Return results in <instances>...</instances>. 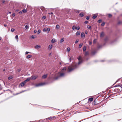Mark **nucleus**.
Masks as SVG:
<instances>
[{
	"label": "nucleus",
	"mask_w": 122,
	"mask_h": 122,
	"mask_svg": "<svg viewBox=\"0 0 122 122\" xmlns=\"http://www.w3.org/2000/svg\"><path fill=\"white\" fill-rule=\"evenodd\" d=\"M77 59L79 61L78 63H73L68 67V72H71L77 68L78 67L79 65L83 62V60L82 57L81 56H79Z\"/></svg>",
	"instance_id": "f257e3e1"
},
{
	"label": "nucleus",
	"mask_w": 122,
	"mask_h": 122,
	"mask_svg": "<svg viewBox=\"0 0 122 122\" xmlns=\"http://www.w3.org/2000/svg\"><path fill=\"white\" fill-rule=\"evenodd\" d=\"M66 69V67H64L63 68L61 71V72L62 73H61L60 72L58 73L57 74L58 76L55 78H54V79L55 80H56L60 77L64 76L65 75V74L63 72L65 71Z\"/></svg>",
	"instance_id": "f03ea898"
},
{
	"label": "nucleus",
	"mask_w": 122,
	"mask_h": 122,
	"mask_svg": "<svg viewBox=\"0 0 122 122\" xmlns=\"http://www.w3.org/2000/svg\"><path fill=\"white\" fill-rule=\"evenodd\" d=\"M46 83H42L38 84L36 85V87H38L40 86H42L45 85Z\"/></svg>",
	"instance_id": "7ed1b4c3"
},
{
	"label": "nucleus",
	"mask_w": 122,
	"mask_h": 122,
	"mask_svg": "<svg viewBox=\"0 0 122 122\" xmlns=\"http://www.w3.org/2000/svg\"><path fill=\"white\" fill-rule=\"evenodd\" d=\"M38 76H31V80H33L36 79L37 78Z\"/></svg>",
	"instance_id": "20e7f679"
},
{
	"label": "nucleus",
	"mask_w": 122,
	"mask_h": 122,
	"mask_svg": "<svg viewBox=\"0 0 122 122\" xmlns=\"http://www.w3.org/2000/svg\"><path fill=\"white\" fill-rule=\"evenodd\" d=\"M79 15L81 17H83L84 15V14L83 13H81Z\"/></svg>",
	"instance_id": "39448f33"
},
{
	"label": "nucleus",
	"mask_w": 122,
	"mask_h": 122,
	"mask_svg": "<svg viewBox=\"0 0 122 122\" xmlns=\"http://www.w3.org/2000/svg\"><path fill=\"white\" fill-rule=\"evenodd\" d=\"M81 37L83 38H84L85 37V34L84 33H82L81 34Z\"/></svg>",
	"instance_id": "423d86ee"
},
{
	"label": "nucleus",
	"mask_w": 122,
	"mask_h": 122,
	"mask_svg": "<svg viewBox=\"0 0 122 122\" xmlns=\"http://www.w3.org/2000/svg\"><path fill=\"white\" fill-rule=\"evenodd\" d=\"M25 84L22 82L20 83V86L21 87H23Z\"/></svg>",
	"instance_id": "0eeeda50"
},
{
	"label": "nucleus",
	"mask_w": 122,
	"mask_h": 122,
	"mask_svg": "<svg viewBox=\"0 0 122 122\" xmlns=\"http://www.w3.org/2000/svg\"><path fill=\"white\" fill-rule=\"evenodd\" d=\"M35 47L36 49H39L40 48V45H38L36 46Z\"/></svg>",
	"instance_id": "6e6552de"
},
{
	"label": "nucleus",
	"mask_w": 122,
	"mask_h": 122,
	"mask_svg": "<svg viewBox=\"0 0 122 122\" xmlns=\"http://www.w3.org/2000/svg\"><path fill=\"white\" fill-rule=\"evenodd\" d=\"M32 56L31 55H29L27 56L26 57V58L27 59H29Z\"/></svg>",
	"instance_id": "1a4fd4ad"
},
{
	"label": "nucleus",
	"mask_w": 122,
	"mask_h": 122,
	"mask_svg": "<svg viewBox=\"0 0 122 122\" xmlns=\"http://www.w3.org/2000/svg\"><path fill=\"white\" fill-rule=\"evenodd\" d=\"M56 41V40L54 39H53L51 40V42L52 43H54Z\"/></svg>",
	"instance_id": "9d476101"
},
{
	"label": "nucleus",
	"mask_w": 122,
	"mask_h": 122,
	"mask_svg": "<svg viewBox=\"0 0 122 122\" xmlns=\"http://www.w3.org/2000/svg\"><path fill=\"white\" fill-rule=\"evenodd\" d=\"M96 53V52L95 51H92L91 53V54L92 55H94Z\"/></svg>",
	"instance_id": "9b49d317"
},
{
	"label": "nucleus",
	"mask_w": 122,
	"mask_h": 122,
	"mask_svg": "<svg viewBox=\"0 0 122 122\" xmlns=\"http://www.w3.org/2000/svg\"><path fill=\"white\" fill-rule=\"evenodd\" d=\"M64 38H62L60 40V43H61L62 42H63L64 41Z\"/></svg>",
	"instance_id": "f8f14e48"
},
{
	"label": "nucleus",
	"mask_w": 122,
	"mask_h": 122,
	"mask_svg": "<svg viewBox=\"0 0 122 122\" xmlns=\"http://www.w3.org/2000/svg\"><path fill=\"white\" fill-rule=\"evenodd\" d=\"M15 39L17 40V41H18V35H16L15 37Z\"/></svg>",
	"instance_id": "ddd939ff"
},
{
	"label": "nucleus",
	"mask_w": 122,
	"mask_h": 122,
	"mask_svg": "<svg viewBox=\"0 0 122 122\" xmlns=\"http://www.w3.org/2000/svg\"><path fill=\"white\" fill-rule=\"evenodd\" d=\"M30 80H31V77H30L28 78L26 80L27 81H29Z\"/></svg>",
	"instance_id": "4468645a"
},
{
	"label": "nucleus",
	"mask_w": 122,
	"mask_h": 122,
	"mask_svg": "<svg viewBox=\"0 0 122 122\" xmlns=\"http://www.w3.org/2000/svg\"><path fill=\"white\" fill-rule=\"evenodd\" d=\"M47 75H44L43 76H42V78H45L47 77Z\"/></svg>",
	"instance_id": "2eb2a0df"
},
{
	"label": "nucleus",
	"mask_w": 122,
	"mask_h": 122,
	"mask_svg": "<svg viewBox=\"0 0 122 122\" xmlns=\"http://www.w3.org/2000/svg\"><path fill=\"white\" fill-rule=\"evenodd\" d=\"M52 47V45H50L49 46V49L50 50L51 49Z\"/></svg>",
	"instance_id": "dca6fc26"
},
{
	"label": "nucleus",
	"mask_w": 122,
	"mask_h": 122,
	"mask_svg": "<svg viewBox=\"0 0 122 122\" xmlns=\"http://www.w3.org/2000/svg\"><path fill=\"white\" fill-rule=\"evenodd\" d=\"M80 33L81 32L80 31H78L76 33V35H79L80 34Z\"/></svg>",
	"instance_id": "f3484780"
},
{
	"label": "nucleus",
	"mask_w": 122,
	"mask_h": 122,
	"mask_svg": "<svg viewBox=\"0 0 122 122\" xmlns=\"http://www.w3.org/2000/svg\"><path fill=\"white\" fill-rule=\"evenodd\" d=\"M86 50V47L85 46H84L83 48V51H85Z\"/></svg>",
	"instance_id": "a211bd4d"
},
{
	"label": "nucleus",
	"mask_w": 122,
	"mask_h": 122,
	"mask_svg": "<svg viewBox=\"0 0 122 122\" xmlns=\"http://www.w3.org/2000/svg\"><path fill=\"white\" fill-rule=\"evenodd\" d=\"M104 36V33L103 32H102L100 35V36L101 37H102Z\"/></svg>",
	"instance_id": "6ab92c4d"
},
{
	"label": "nucleus",
	"mask_w": 122,
	"mask_h": 122,
	"mask_svg": "<svg viewBox=\"0 0 122 122\" xmlns=\"http://www.w3.org/2000/svg\"><path fill=\"white\" fill-rule=\"evenodd\" d=\"M29 28V27L27 25H25V29L26 30L28 29Z\"/></svg>",
	"instance_id": "aec40b11"
},
{
	"label": "nucleus",
	"mask_w": 122,
	"mask_h": 122,
	"mask_svg": "<svg viewBox=\"0 0 122 122\" xmlns=\"http://www.w3.org/2000/svg\"><path fill=\"white\" fill-rule=\"evenodd\" d=\"M72 29L74 30H75L76 29V27L75 25H73L72 27Z\"/></svg>",
	"instance_id": "412c9836"
},
{
	"label": "nucleus",
	"mask_w": 122,
	"mask_h": 122,
	"mask_svg": "<svg viewBox=\"0 0 122 122\" xmlns=\"http://www.w3.org/2000/svg\"><path fill=\"white\" fill-rule=\"evenodd\" d=\"M93 100V98H91L89 99V100L90 102L92 101Z\"/></svg>",
	"instance_id": "4be33fe9"
},
{
	"label": "nucleus",
	"mask_w": 122,
	"mask_h": 122,
	"mask_svg": "<svg viewBox=\"0 0 122 122\" xmlns=\"http://www.w3.org/2000/svg\"><path fill=\"white\" fill-rule=\"evenodd\" d=\"M70 48L69 47H68L67 49V51L68 52H69L70 51Z\"/></svg>",
	"instance_id": "5701e85b"
},
{
	"label": "nucleus",
	"mask_w": 122,
	"mask_h": 122,
	"mask_svg": "<svg viewBox=\"0 0 122 122\" xmlns=\"http://www.w3.org/2000/svg\"><path fill=\"white\" fill-rule=\"evenodd\" d=\"M36 37V36L34 35H32L31 36V37L33 38V39H34Z\"/></svg>",
	"instance_id": "b1692460"
},
{
	"label": "nucleus",
	"mask_w": 122,
	"mask_h": 122,
	"mask_svg": "<svg viewBox=\"0 0 122 122\" xmlns=\"http://www.w3.org/2000/svg\"><path fill=\"white\" fill-rule=\"evenodd\" d=\"M56 27L57 29H59L60 28V26L58 25H56Z\"/></svg>",
	"instance_id": "393cba45"
},
{
	"label": "nucleus",
	"mask_w": 122,
	"mask_h": 122,
	"mask_svg": "<svg viewBox=\"0 0 122 122\" xmlns=\"http://www.w3.org/2000/svg\"><path fill=\"white\" fill-rule=\"evenodd\" d=\"M50 30V29L49 28H48L47 29H46V31L47 32V33H48L49 32V31Z\"/></svg>",
	"instance_id": "a878e982"
},
{
	"label": "nucleus",
	"mask_w": 122,
	"mask_h": 122,
	"mask_svg": "<svg viewBox=\"0 0 122 122\" xmlns=\"http://www.w3.org/2000/svg\"><path fill=\"white\" fill-rule=\"evenodd\" d=\"M22 11L24 13H26L27 12L26 9H23L22 10Z\"/></svg>",
	"instance_id": "bb28decb"
},
{
	"label": "nucleus",
	"mask_w": 122,
	"mask_h": 122,
	"mask_svg": "<svg viewBox=\"0 0 122 122\" xmlns=\"http://www.w3.org/2000/svg\"><path fill=\"white\" fill-rule=\"evenodd\" d=\"M12 77L11 76H9L8 77V79L9 80H10L11 79H12Z\"/></svg>",
	"instance_id": "cd10ccee"
},
{
	"label": "nucleus",
	"mask_w": 122,
	"mask_h": 122,
	"mask_svg": "<svg viewBox=\"0 0 122 122\" xmlns=\"http://www.w3.org/2000/svg\"><path fill=\"white\" fill-rule=\"evenodd\" d=\"M89 54V53L88 52H86L85 53V55L86 56L88 55Z\"/></svg>",
	"instance_id": "c85d7f7f"
},
{
	"label": "nucleus",
	"mask_w": 122,
	"mask_h": 122,
	"mask_svg": "<svg viewBox=\"0 0 122 122\" xmlns=\"http://www.w3.org/2000/svg\"><path fill=\"white\" fill-rule=\"evenodd\" d=\"M97 16L96 15H94L92 17V18L94 19H95L97 17Z\"/></svg>",
	"instance_id": "c756f323"
},
{
	"label": "nucleus",
	"mask_w": 122,
	"mask_h": 122,
	"mask_svg": "<svg viewBox=\"0 0 122 122\" xmlns=\"http://www.w3.org/2000/svg\"><path fill=\"white\" fill-rule=\"evenodd\" d=\"M82 44H80L79 46V48H81V47L82 46Z\"/></svg>",
	"instance_id": "7c9ffc66"
},
{
	"label": "nucleus",
	"mask_w": 122,
	"mask_h": 122,
	"mask_svg": "<svg viewBox=\"0 0 122 122\" xmlns=\"http://www.w3.org/2000/svg\"><path fill=\"white\" fill-rule=\"evenodd\" d=\"M41 32V31L40 30H39L37 31V33L38 34H40Z\"/></svg>",
	"instance_id": "2f4dec72"
},
{
	"label": "nucleus",
	"mask_w": 122,
	"mask_h": 122,
	"mask_svg": "<svg viewBox=\"0 0 122 122\" xmlns=\"http://www.w3.org/2000/svg\"><path fill=\"white\" fill-rule=\"evenodd\" d=\"M87 28L88 29H90L91 28V27L90 25H88L87 26Z\"/></svg>",
	"instance_id": "473e14b6"
},
{
	"label": "nucleus",
	"mask_w": 122,
	"mask_h": 122,
	"mask_svg": "<svg viewBox=\"0 0 122 122\" xmlns=\"http://www.w3.org/2000/svg\"><path fill=\"white\" fill-rule=\"evenodd\" d=\"M15 30V29H14V28H12L11 29V31L12 32H14Z\"/></svg>",
	"instance_id": "72a5a7b5"
},
{
	"label": "nucleus",
	"mask_w": 122,
	"mask_h": 122,
	"mask_svg": "<svg viewBox=\"0 0 122 122\" xmlns=\"http://www.w3.org/2000/svg\"><path fill=\"white\" fill-rule=\"evenodd\" d=\"M80 29V27L79 26H77L76 27V29L77 30H79Z\"/></svg>",
	"instance_id": "f704fd0d"
},
{
	"label": "nucleus",
	"mask_w": 122,
	"mask_h": 122,
	"mask_svg": "<svg viewBox=\"0 0 122 122\" xmlns=\"http://www.w3.org/2000/svg\"><path fill=\"white\" fill-rule=\"evenodd\" d=\"M27 82V81H26V80H25L23 82H22L23 83H24L25 84V83H26V82Z\"/></svg>",
	"instance_id": "c9c22d12"
},
{
	"label": "nucleus",
	"mask_w": 122,
	"mask_h": 122,
	"mask_svg": "<svg viewBox=\"0 0 122 122\" xmlns=\"http://www.w3.org/2000/svg\"><path fill=\"white\" fill-rule=\"evenodd\" d=\"M79 41V40L78 39L76 40L75 42V43H77Z\"/></svg>",
	"instance_id": "e433bc0d"
},
{
	"label": "nucleus",
	"mask_w": 122,
	"mask_h": 122,
	"mask_svg": "<svg viewBox=\"0 0 122 122\" xmlns=\"http://www.w3.org/2000/svg\"><path fill=\"white\" fill-rule=\"evenodd\" d=\"M105 23L104 22H103L101 24V25L102 26H103L104 25Z\"/></svg>",
	"instance_id": "4c0bfd02"
},
{
	"label": "nucleus",
	"mask_w": 122,
	"mask_h": 122,
	"mask_svg": "<svg viewBox=\"0 0 122 122\" xmlns=\"http://www.w3.org/2000/svg\"><path fill=\"white\" fill-rule=\"evenodd\" d=\"M42 18L44 20L46 18V17L45 16H44L42 17Z\"/></svg>",
	"instance_id": "58836bf2"
},
{
	"label": "nucleus",
	"mask_w": 122,
	"mask_h": 122,
	"mask_svg": "<svg viewBox=\"0 0 122 122\" xmlns=\"http://www.w3.org/2000/svg\"><path fill=\"white\" fill-rule=\"evenodd\" d=\"M46 31V29L45 28H44L43 30V31L44 32H45Z\"/></svg>",
	"instance_id": "ea45409f"
},
{
	"label": "nucleus",
	"mask_w": 122,
	"mask_h": 122,
	"mask_svg": "<svg viewBox=\"0 0 122 122\" xmlns=\"http://www.w3.org/2000/svg\"><path fill=\"white\" fill-rule=\"evenodd\" d=\"M30 53V52H29L26 51L25 53V54L27 55Z\"/></svg>",
	"instance_id": "a19ab883"
},
{
	"label": "nucleus",
	"mask_w": 122,
	"mask_h": 122,
	"mask_svg": "<svg viewBox=\"0 0 122 122\" xmlns=\"http://www.w3.org/2000/svg\"><path fill=\"white\" fill-rule=\"evenodd\" d=\"M56 117V116H54V117H52V119H53L54 118H55Z\"/></svg>",
	"instance_id": "79ce46f5"
},
{
	"label": "nucleus",
	"mask_w": 122,
	"mask_h": 122,
	"mask_svg": "<svg viewBox=\"0 0 122 122\" xmlns=\"http://www.w3.org/2000/svg\"><path fill=\"white\" fill-rule=\"evenodd\" d=\"M112 16V15L110 14H109L108 15V17H111Z\"/></svg>",
	"instance_id": "37998d69"
},
{
	"label": "nucleus",
	"mask_w": 122,
	"mask_h": 122,
	"mask_svg": "<svg viewBox=\"0 0 122 122\" xmlns=\"http://www.w3.org/2000/svg\"><path fill=\"white\" fill-rule=\"evenodd\" d=\"M98 21L99 22V23H100L101 22L102 20H99Z\"/></svg>",
	"instance_id": "c03bdc74"
},
{
	"label": "nucleus",
	"mask_w": 122,
	"mask_h": 122,
	"mask_svg": "<svg viewBox=\"0 0 122 122\" xmlns=\"http://www.w3.org/2000/svg\"><path fill=\"white\" fill-rule=\"evenodd\" d=\"M119 86V85H116L115 86H114V87H118V86Z\"/></svg>",
	"instance_id": "a18cd8bd"
},
{
	"label": "nucleus",
	"mask_w": 122,
	"mask_h": 122,
	"mask_svg": "<svg viewBox=\"0 0 122 122\" xmlns=\"http://www.w3.org/2000/svg\"><path fill=\"white\" fill-rule=\"evenodd\" d=\"M86 19L87 20H88L89 19V17L88 16H87L86 17Z\"/></svg>",
	"instance_id": "49530a36"
},
{
	"label": "nucleus",
	"mask_w": 122,
	"mask_h": 122,
	"mask_svg": "<svg viewBox=\"0 0 122 122\" xmlns=\"http://www.w3.org/2000/svg\"><path fill=\"white\" fill-rule=\"evenodd\" d=\"M85 34H87L88 33V32H87V30H85Z\"/></svg>",
	"instance_id": "de8ad7c7"
},
{
	"label": "nucleus",
	"mask_w": 122,
	"mask_h": 122,
	"mask_svg": "<svg viewBox=\"0 0 122 122\" xmlns=\"http://www.w3.org/2000/svg\"><path fill=\"white\" fill-rule=\"evenodd\" d=\"M88 23V21H85V23L86 24H87Z\"/></svg>",
	"instance_id": "09e8293b"
},
{
	"label": "nucleus",
	"mask_w": 122,
	"mask_h": 122,
	"mask_svg": "<svg viewBox=\"0 0 122 122\" xmlns=\"http://www.w3.org/2000/svg\"><path fill=\"white\" fill-rule=\"evenodd\" d=\"M21 69H18L17 70V71H18V72H19L20 71H21Z\"/></svg>",
	"instance_id": "8fccbe9b"
},
{
	"label": "nucleus",
	"mask_w": 122,
	"mask_h": 122,
	"mask_svg": "<svg viewBox=\"0 0 122 122\" xmlns=\"http://www.w3.org/2000/svg\"><path fill=\"white\" fill-rule=\"evenodd\" d=\"M122 88V85L121 84L120 85H119V86Z\"/></svg>",
	"instance_id": "3c124183"
},
{
	"label": "nucleus",
	"mask_w": 122,
	"mask_h": 122,
	"mask_svg": "<svg viewBox=\"0 0 122 122\" xmlns=\"http://www.w3.org/2000/svg\"><path fill=\"white\" fill-rule=\"evenodd\" d=\"M49 14H53V13L52 12H51V13H48Z\"/></svg>",
	"instance_id": "603ef678"
},
{
	"label": "nucleus",
	"mask_w": 122,
	"mask_h": 122,
	"mask_svg": "<svg viewBox=\"0 0 122 122\" xmlns=\"http://www.w3.org/2000/svg\"><path fill=\"white\" fill-rule=\"evenodd\" d=\"M48 119H49V120H51V119H52V117H49L48 118Z\"/></svg>",
	"instance_id": "864d4df0"
},
{
	"label": "nucleus",
	"mask_w": 122,
	"mask_h": 122,
	"mask_svg": "<svg viewBox=\"0 0 122 122\" xmlns=\"http://www.w3.org/2000/svg\"><path fill=\"white\" fill-rule=\"evenodd\" d=\"M12 15L14 17L15 16V13H14L12 14Z\"/></svg>",
	"instance_id": "5fc2aeb1"
},
{
	"label": "nucleus",
	"mask_w": 122,
	"mask_h": 122,
	"mask_svg": "<svg viewBox=\"0 0 122 122\" xmlns=\"http://www.w3.org/2000/svg\"><path fill=\"white\" fill-rule=\"evenodd\" d=\"M37 32V31L36 30H34V33H36Z\"/></svg>",
	"instance_id": "6e6d98bb"
},
{
	"label": "nucleus",
	"mask_w": 122,
	"mask_h": 122,
	"mask_svg": "<svg viewBox=\"0 0 122 122\" xmlns=\"http://www.w3.org/2000/svg\"><path fill=\"white\" fill-rule=\"evenodd\" d=\"M71 57H70V58L69 59V60H70V62L71 61Z\"/></svg>",
	"instance_id": "4d7b16f0"
},
{
	"label": "nucleus",
	"mask_w": 122,
	"mask_h": 122,
	"mask_svg": "<svg viewBox=\"0 0 122 122\" xmlns=\"http://www.w3.org/2000/svg\"><path fill=\"white\" fill-rule=\"evenodd\" d=\"M92 42H90L89 43V45H91L92 44Z\"/></svg>",
	"instance_id": "13d9d810"
},
{
	"label": "nucleus",
	"mask_w": 122,
	"mask_h": 122,
	"mask_svg": "<svg viewBox=\"0 0 122 122\" xmlns=\"http://www.w3.org/2000/svg\"><path fill=\"white\" fill-rule=\"evenodd\" d=\"M25 91H25H22V92H20L19 93H22V92H24V91Z\"/></svg>",
	"instance_id": "bf43d9fd"
},
{
	"label": "nucleus",
	"mask_w": 122,
	"mask_h": 122,
	"mask_svg": "<svg viewBox=\"0 0 122 122\" xmlns=\"http://www.w3.org/2000/svg\"><path fill=\"white\" fill-rule=\"evenodd\" d=\"M19 13L20 14H21L22 13V12L21 11H20L19 12Z\"/></svg>",
	"instance_id": "052dcab7"
},
{
	"label": "nucleus",
	"mask_w": 122,
	"mask_h": 122,
	"mask_svg": "<svg viewBox=\"0 0 122 122\" xmlns=\"http://www.w3.org/2000/svg\"><path fill=\"white\" fill-rule=\"evenodd\" d=\"M43 9H44V8L43 7V8H41V10L42 11H43Z\"/></svg>",
	"instance_id": "680f3d73"
},
{
	"label": "nucleus",
	"mask_w": 122,
	"mask_h": 122,
	"mask_svg": "<svg viewBox=\"0 0 122 122\" xmlns=\"http://www.w3.org/2000/svg\"><path fill=\"white\" fill-rule=\"evenodd\" d=\"M4 26L5 27H6L7 26V25L6 24H4Z\"/></svg>",
	"instance_id": "e2e57ef3"
},
{
	"label": "nucleus",
	"mask_w": 122,
	"mask_h": 122,
	"mask_svg": "<svg viewBox=\"0 0 122 122\" xmlns=\"http://www.w3.org/2000/svg\"><path fill=\"white\" fill-rule=\"evenodd\" d=\"M16 10V11L17 12H18L19 11L18 10Z\"/></svg>",
	"instance_id": "0e129e2a"
},
{
	"label": "nucleus",
	"mask_w": 122,
	"mask_h": 122,
	"mask_svg": "<svg viewBox=\"0 0 122 122\" xmlns=\"http://www.w3.org/2000/svg\"><path fill=\"white\" fill-rule=\"evenodd\" d=\"M1 39V37H0V40Z\"/></svg>",
	"instance_id": "69168bd1"
},
{
	"label": "nucleus",
	"mask_w": 122,
	"mask_h": 122,
	"mask_svg": "<svg viewBox=\"0 0 122 122\" xmlns=\"http://www.w3.org/2000/svg\"><path fill=\"white\" fill-rule=\"evenodd\" d=\"M5 70V69H3V71H4Z\"/></svg>",
	"instance_id": "338daca9"
},
{
	"label": "nucleus",
	"mask_w": 122,
	"mask_h": 122,
	"mask_svg": "<svg viewBox=\"0 0 122 122\" xmlns=\"http://www.w3.org/2000/svg\"><path fill=\"white\" fill-rule=\"evenodd\" d=\"M9 14H11V12H9Z\"/></svg>",
	"instance_id": "774afa93"
}]
</instances>
